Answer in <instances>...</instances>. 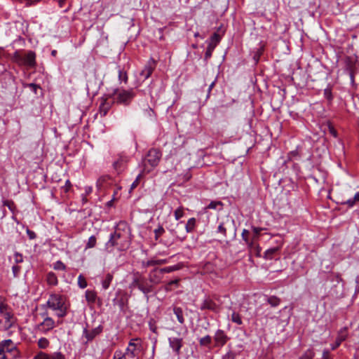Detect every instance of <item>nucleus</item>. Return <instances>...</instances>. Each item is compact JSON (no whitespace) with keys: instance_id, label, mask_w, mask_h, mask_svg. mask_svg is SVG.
I'll return each mask as SVG.
<instances>
[{"instance_id":"obj_8","label":"nucleus","mask_w":359,"mask_h":359,"mask_svg":"<svg viewBox=\"0 0 359 359\" xmlns=\"http://www.w3.org/2000/svg\"><path fill=\"white\" fill-rule=\"evenodd\" d=\"M0 346L10 359H20V351L12 340H4Z\"/></svg>"},{"instance_id":"obj_7","label":"nucleus","mask_w":359,"mask_h":359,"mask_svg":"<svg viewBox=\"0 0 359 359\" xmlns=\"http://www.w3.org/2000/svg\"><path fill=\"white\" fill-rule=\"evenodd\" d=\"M161 152L156 149H150L143 159L144 170L149 172L151 169L158 165L161 158Z\"/></svg>"},{"instance_id":"obj_18","label":"nucleus","mask_w":359,"mask_h":359,"mask_svg":"<svg viewBox=\"0 0 359 359\" xmlns=\"http://www.w3.org/2000/svg\"><path fill=\"white\" fill-rule=\"evenodd\" d=\"M345 71L348 72H357L356 60L351 57L345 59Z\"/></svg>"},{"instance_id":"obj_19","label":"nucleus","mask_w":359,"mask_h":359,"mask_svg":"<svg viewBox=\"0 0 359 359\" xmlns=\"http://www.w3.org/2000/svg\"><path fill=\"white\" fill-rule=\"evenodd\" d=\"M113 278H114L113 273L109 272L104 276V277L102 278V280L101 281L102 287L103 290H107L109 287V286L113 280Z\"/></svg>"},{"instance_id":"obj_30","label":"nucleus","mask_w":359,"mask_h":359,"mask_svg":"<svg viewBox=\"0 0 359 359\" xmlns=\"http://www.w3.org/2000/svg\"><path fill=\"white\" fill-rule=\"evenodd\" d=\"M212 343V337L210 335H206L199 339V344L201 346H208Z\"/></svg>"},{"instance_id":"obj_12","label":"nucleus","mask_w":359,"mask_h":359,"mask_svg":"<svg viewBox=\"0 0 359 359\" xmlns=\"http://www.w3.org/2000/svg\"><path fill=\"white\" fill-rule=\"evenodd\" d=\"M222 39L221 36L215 32L210 39V41H208V47L206 48V51L205 53L204 60H208L211 57L212 52L214 51L215 48L217 46V44L220 42Z\"/></svg>"},{"instance_id":"obj_45","label":"nucleus","mask_w":359,"mask_h":359,"mask_svg":"<svg viewBox=\"0 0 359 359\" xmlns=\"http://www.w3.org/2000/svg\"><path fill=\"white\" fill-rule=\"evenodd\" d=\"M154 232L155 234V240L158 241V238L165 232V229L163 226H159L157 229H154Z\"/></svg>"},{"instance_id":"obj_50","label":"nucleus","mask_w":359,"mask_h":359,"mask_svg":"<svg viewBox=\"0 0 359 359\" xmlns=\"http://www.w3.org/2000/svg\"><path fill=\"white\" fill-rule=\"evenodd\" d=\"M113 359H126V356L121 351L117 350L114 353Z\"/></svg>"},{"instance_id":"obj_13","label":"nucleus","mask_w":359,"mask_h":359,"mask_svg":"<svg viewBox=\"0 0 359 359\" xmlns=\"http://www.w3.org/2000/svg\"><path fill=\"white\" fill-rule=\"evenodd\" d=\"M213 339L215 346L221 348L226 344L229 338L224 330L219 329L215 332Z\"/></svg>"},{"instance_id":"obj_40","label":"nucleus","mask_w":359,"mask_h":359,"mask_svg":"<svg viewBox=\"0 0 359 359\" xmlns=\"http://www.w3.org/2000/svg\"><path fill=\"white\" fill-rule=\"evenodd\" d=\"M78 285L81 289L86 288L88 285L86 278L82 275H79L78 277Z\"/></svg>"},{"instance_id":"obj_42","label":"nucleus","mask_w":359,"mask_h":359,"mask_svg":"<svg viewBox=\"0 0 359 359\" xmlns=\"http://www.w3.org/2000/svg\"><path fill=\"white\" fill-rule=\"evenodd\" d=\"M217 233H221L224 237L226 236V229L224 226V222H221L218 225Z\"/></svg>"},{"instance_id":"obj_9","label":"nucleus","mask_w":359,"mask_h":359,"mask_svg":"<svg viewBox=\"0 0 359 359\" xmlns=\"http://www.w3.org/2000/svg\"><path fill=\"white\" fill-rule=\"evenodd\" d=\"M41 315L44 317V319L43 322L35 327V330L42 334H46L55 327V323L52 318L48 316L46 313Z\"/></svg>"},{"instance_id":"obj_14","label":"nucleus","mask_w":359,"mask_h":359,"mask_svg":"<svg viewBox=\"0 0 359 359\" xmlns=\"http://www.w3.org/2000/svg\"><path fill=\"white\" fill-rule=\"evenodd\" d=\"M155 67V61L153 59L149 60L140 74V76L143 79V81H145L146 79L150 77Z\"/></svg>"},{"instance_id":"obj_23","label":"nucleus","mask_w":359,"mask_h":359,"mask_svg":"<svg viewBox=\"0 0 359 359\" xmlns=\"http://www.w3.org/2000/svg\"><path fill=\"white\" fill-rule=\"evenodd\" d=\"M173 312L176 316L178 322L180 324H183L184 323V318L182 309L180 307H174Z\"/></svg>"},{"instance_id":"obj_59","label":"nucleus","mask_w":359,"mask_h":359,"mask_svg":"<svg viewBox=\"0 0 359 359\" xmlns=\"http://www.w3.org/2000/svg\"><path fill=\"white\" fill-rule=\"evenodd\" d=\"M323 359H331L329 350H324L323 353Z\"/></svg>"},{"instance_id":"obj_28","label":"nucleus","mask_w":359,"mask_h":359,"mask_svg":"<svg viewBox=\"0 0 359 359\" xmlns=\"http://www.w3.org/2000/svg\"><path fill=\"white\" fill-rule=\"evenodd\" d=\"M97 244V238L95 236H91L89 237L88 241L86 242L85 250H88L90 248H93L96 246Z\"/></svg>"},{"instance_id":"obj_3","label":"nucleus","mask_w":359,"mask_h":359,"mask_svg":"<svg viewBox=\"0 0 359 359\" xmlns=\"http://www.w3.org/2000/svg\"><path fill=\"white\" fill-rule=\"evenodd\" d=\"M36 53L33 50H28L24 55L20 50H16L11 56V60L20 66H26L29 68H34L36 65Z\"/></svg>"},{"instance_id":"obj_52","label":"nucleus","mask_w":359,"mask_h":359,"mask_svg":"<svg viewBox=\"0 0 359 359\" xmlns=\"http://www.w3.org/2000/svg\"><path fill=\"white\" fill-rule=\"evenodd\" d=\"M213 269H214L213 265L210 262H207L204 265V268H203L204 272H211L212 271H213Z\"/></svg>"},{"instance_id":"obj_44","label":"nucleus","mask_w":359,"mask_h":359,"mask_svg":"<svg viewBox=\"0 0 359 359\" xmlns=\"http://www.w3.org/2000/svg\"><path fill=\"white\" fill-rule=\"evenodd\" d=\"M33 359H50V355L43 351H39L34 356Z\"/></svg>"},{"instance_id":"obj_24","label":"nucleus","mask_w":359,"mask_h":359,"mask_svg":"<svg viewBox=\"0 0 359 359\" xmlns=\"http://www.w3.org/2000/svg\"><path fill=\"white\" fill-rule=\"evenodd\" d=\"M241 236L243 240L245 241V243L250 248H252L253 245V241H250L249 238L250 232L247 229H243L241 233Z\"/></svg>"},{"instance_id":"obj_46","label":"nucleus","mask_w":359,"mask_h":359,"mask_svg":"<svg viewBox=\"0 0 359 359\" xmlns=\"http://www.w3.org/2000/svg\"><path fill=\"white\" fill-rule=\"evenodd\" d=\"M236 353L231 351V350H229L226 354H224L222 359H236Z\"/></svg>"},{"instance_id":"obj_53","label":"nucleus","mask_w":359,"mask_h":359,"mask_svg":"<svg viewBox=\"0 0 359 359\" xmlns=\"http://www.w3.org/2000/svg\"><path fill=\"white\" fill-rule=\"evenodd\" d=\"M71 187H72V183H71V182L69 180H67L65 182V186H63L62 187V189L64 190V191L65 193H67L69 191V189H71Z\"/></svg>"},{"instance_id":"obj_31","label":"nucleus","mask_w":359,"mask_h":359,"mask_svg":"<svg viewBox=\"0 0 359 359\" xmlns=\"http://www.w3.org/2000/svg\"><path fill=\"white\" fill-rule=\"evenodd\" d=\"M231 320L232 322L236 323L238 325H241L243 324V320H242L241 316L238 313L233 312L231 316Z\"/></svg>"},{"instance_id":"obj_56","label":"nucleus","mask_w":359,"mask_h":359,"mask_svg":"<svg viewBox=\"0 0 359 359\" xmlns=\"http://www.w3.org/2000/svg\"><path fill=\"white\" fill-rule=\"evenodd\" d=\"M26 232L29 239H34L36 237L35 232L29 229H27Z\"/></svg>"},{"instance_id":"obj_41","label":"nucleus","mask_w":359,"mask_h":359,"mask_svg":"<svg viewBox=\"0 0 359 359\" xmlns=\"http://www.w3.org/2000/svg\"><path fill=\"white\" fill-rule=\"evenodd\" d=\"M324 97L330 102H331L333 100V96L332 93V90L330 88H327L324 90L323 92Z\"/></svg>"},{"instance_id":"obj_39","label":"nucleus","mask_w":359,"mask_h":359,"mask_svg":"<svg viewBox=\"0 0 359 359\" xmlns=\"http://www.w3.org/2000/svg\"><path fill=\"white\" fill-rule=\"evenodd\" d=\"M110 108V105L107 103H105V102H103L101 104L100 107V113L102 116H105L109 109Z\"/></svg>"},{"instance_id":"obj_37","label":"nucleus","mask_w":359,"mask_h":359,"mask_svg":"<svg viewBox=\"0 0 359 359\" xmlns=\"http://www.w3.org/2000/svg\"><path fill=\"white\" fill-rule=\"evenodd\" d=\"M53 269L56 271H66L67 267L65 264L60 260L55 262L53 264Z\"/></svg>"},{"instance_id":"obj_32","label":"nucleus","mask_w":359,"mask_h":359,"mask_svg":"<svg viewBox=\"0 0 359 359\" xmlns=\"http://www.w3.org/2000/svg\"><path fill=\"white\" fill-rule=\"evenodd\" d=\"M180 269V267L178 265H174V266H166L164 268L159 269L161 272L163 274L165 273H171L175 271H177Z\"/></svg>"},{"instance_id":"obj_51","label":"nucleus","mask_w":359,"mask_h":359,"mask_svg":"<svg viewBox=\"0 0 359 359\" xmlns=\"http://www.w3.org/2000/svg\"><path fill=\"white\" fill-rule=\"evenodd\" d=\"M355 203V200L354 197L341 203V204H343V205H348V207H350V208L353 207Z\"/></svg>"},{"instance_id":"obj_29","label":"nucleus","mask_w":359,"mask_h":359,"mask_svg":"<svg viewBox=\"0 0 359 359\" xmlns=\"http://www.w3.org/2000/svg\"><path fill=\"white\" fill-rule=\"evenodd\" d=\"M348 337V332L346 327L341 329L338 333L337 339L339 342H342L346 340Z\"/></svg>"},{"instance_id":"obj_16","label":"nucleus","mask_w":359,"mask_h":359,"mask_svg":"<svg viewBox=\"0 0 359 359\" xmlns=\"http://www.w3.org/2000/svg\"><path fill=\"white\" fill-rule=\"evenodd\" d=\"M163 273L158 268H155L149 273V280L152 285H157L161 282Z\"/></svg>"},{"instance_id":"obj_63","label":"nucleus","mask_w":359,"mask_h":359,"mask_svg":"<svg viewBox=\"0 0 359 359\" xmlns=\"http://www.w3.org/2000/svg\"><path fill=\"white\" fill-rule=\"evenodd\" d=\"M93 191V188L91 187H85V194L86 195H89Z\"/></svg>"},{"instance_id":"obj_43","label":"nucleus","mask_w":359,"mask_h":359,"mask_svg":"<svg viewBox=\"0 0 359 359\" xmlns=\"http://www.w3.org/2000/svg\"><path fill=\"white\" fill-rule=\"evenodd\" d=\"M25 87L29 88L34 94H37V90L40 89V86L37 84H35L34 83H26L24 85Z\"/></svg>"},{"instance_id":"obj_22","label":"nucleus","mask_w":359,"mask_h":359,"mask_svg":"<svg viewBox=\"0 0 359 359\" xmlns=\"http://www.w3.org/2000/svg\"><path fill=\"white\" fill-rule=\"evenodd\" d=\"M196 226V219L194 217H191L188 219L185 224L186 233L193 232Z\"/></svg>"},{"instance_id":"obj_15","label":"nucleus","mask_w":359,"mask_h":359,"mask_svg":"<svg viewBox=\"0 0 359 359\" xmlns=\"http://www.w3.org/2000/svg\"><path fill=\"white\" fill-rule=\"evenodd\" d=\"M168 342L170 347L176 353L180 355L181 348L183 346V339L178 337H170L168 338Z\"/></svg>"},{"instance_id":"obj_33","label":"nucleus","mask_w":359,"mask_h":359,"mask_svg":"<svg viewBox=\"0 0 359 359\" xmlns=\"http://www.w3.org/2000/svg\"><path fill=\"white\" fill-rule=\"evenodd\" d=\"M184 215V208L182 206L178 207L174 211V217L176 220L180 219Z\"/></svg>"},{"instance_id":"obj_6","label":"nucleus","mask_w":359,"mask_h":359,"mask_svg":"<svg viewBox=\"0 0 359 359\" xmlns=\"http://www.w3.org/2000/svg\"><path fill=\"white\" fill-rule=\"evenodd\" d=\"M116 96L117 103L124 105H128L135 97V92L133 88L129 90L118 89L114 90L111 96Z\"/></svg>"},{"instance_id":"obj_57","label":"nucleus","mask_w":359,"mask_h":359,"mask_svg":"<svg viewBox=\"0 0 359 359\" xmlns=\"http://www.w3.org/2000/svg\"><path fill=\"white\" fill-rule=\"evenodd\" d=\"M140 177H141V175H139L136 177L135 180L132 183V184L130 186V189H134L137 187Z\"/></svg>"},{"instance_id":"obj_58","label":"nucleus","mask_w":359,"mask_h":359,"mask_svg":"<svg viewBox=\"0 0 359 359\" xmlns=\"http://www.w3.org/2000/svg\"><path fill=\"white\" fill-rule=\"evenodd\" d=\"M216 81H217V79H215V81H213L209 86L208 87V95H207V97H210V92L212 90V89L214 88L215 85V83H216Z\"/></svg>"},{"instance_id":"obj_49","label":"nucleus","mask_w":359,"mask_h":359,"mask_svg":"<svg viewBox=\"0 0 359 359\" xmlns=\"http://www.w3.org/2000/svg\"><path fill=\"white\" fill-rule=\"evenodd\" d=\"M20 271H21V267L18 265H13L12 266V271H13V276L15 278H17L18 277L20 273Z\"/></svg>"},{"instance_id":"obj_11","label":"nucleus","mask_w":359,"mask_h":359,"mask_svg":"<svg viewBox=\"0 0 359 359\" xmlns=\"http://www.w3.org/2000/svg\"><path fill=\"white\" fill-rule=\"evenodd\" d=\"M103 329L104 327L102 325H100L91 330H88L87 327H84L82 333V338L86 339L84 344H87L92 341L96 337L99 336L103 332Z\"/></svg>"},{"instance_id":"obj_21","label":"nucleus","mask_w":359,"mask_h":359,"mask_svg":"<svg viewBox=\"0 0 359 359\" xmlns=\"http://www.w3.org/2000/svg\"><path fill=\"white\" fill-rule=\"evenodd\" d=\"M86 301L90 304H94L97 299V293L94 290H87L85 292Z\"/></svg>"},{"instance_id":"obj_25","label":"nucleus","mask_w":359,"mask_h":359,"mask_svg":"<svg viewBox=\"0 0 359 359\" xmlns=\"http://www.w3.org/2000/svg\"><path fill=\"white\" fill-rule=\"evenodd\" d=\"M266 302L272 307H276L280 305L281 300L276 296H270L267 297Z\"/></svg>"},{"instance_id":"obj_2","label":"nucleus","mask_w":359,"mask_h":359,"mask_svg":"<svg viewBox=\"0 0 359 359\" xmlns=\"http://www.w3.org/2000/svg\"><path fill=\"white\" fill-rule=\"evenodd\" d=\"M130 288H137L149 299L148 294L153 292L154 285L140 272L133 273V280L130 284Z\"/></svg>"},{"instance_id":"obj_47","label":"nucleus","mask_w":359,"mask_h":359,"mask_svg":"<svg viewBox=\"0 0 359 359\" xmlns=\"http://www.w3.org/2000/svg\"><path fill=\"white\" fill-rule=\"evenodd\" d=\"M14 259H15V263L16 264L15 265H17L18 264L22 263L24 261L22 255L18 252H15Z\"/></svg>"},{"instance_id":"obj_35","label":"nucleus","mask_w":359,"mask_h":359,"mask_svg":"<svg viewBox=\"0 0 359 359\" xmlns=\"http://www.w3.org/2000/svg\"><path fill=\"white\" fill-rule=\"evenodd\" d=\"M118 80L120 81H123L125 83H126L128 82V75H127L126 72L123 71L122 69H121L118 67Z\"/></svg>"},{"instance_id":"obj_26","label":"nucleus","mask_w":359,"mask_h":359,"mask_svg":"<svg viewBox=\"0 0 359 359\" xmlns=\"http://www.w3.org/2000/svg\"><path fill=\"white\" fill-rule=\"evenodd\" d=\"M37 345L39 348L46 349L49 346L50 341L47 338L41 337L38 340Z\"/></svg>"},{"instance_id":"obj_34","label":"nucleus","mask_w":359,"mask_h":359,"mask_svg":"<svg viewBox=\"0 0 359 359\" xmlns=\"http://www.w3.org/2000/svg\"><path fill=\"white\" fill-rule=\"evenodd\" d=\"M156 262V260L154 258H152V259L147 260V261L143 260L141 262V266L142 268H148L149 266H156L157 264Z\"/></svg>"},{"instance_id":"obj_38","label":"nucleus","mask_w":359,"mask_h":359,"mask_svg":"<svg viewBox=\"0 0 359 359\" xmlns=\"http://www.w3.org/2000/svg\"><path fill=\"white\" fill-rule=\"evenodd\" d=\"M277 248L268 249L264 253V257L267 259H272L273 255L278 251Z\"/></svg>"},{"instance_id":"obj_55","label":"nucleus","mask_w":359,"mask_h":359,"mask_svg":"<svg viewBox=\"0 0 359 359\" xmlns=\"http://www.w3.org/2000/svg\"><path fill=\"white\" fill-rule=\"evenodd\" d=\"M3 204L4 206L8 207L9 208V210H11V211H13V205H14L13 202L6 200V201H4Z\"/></svg>"},{"instance_id":"obj_60","label":"nucleus","mask_w":359,"mask_h":359,"mask_svg":"<svg viewBox=\"0 0 359 359\" xmlns=\"http://www.w3.org/2000/svg\"><path fill=\"white\" fill-rule=\"evenodd\" d=\"M156 264L157 265H162V264H165L166 263H168V259H156Z\"/></svg>"},{"instance_id":"obj_4","label":"nucleus","mask_w":359,"mask_h":359,"mask_svg":"<svg viewBox=\"0 0 359 359\" xmlns=\"http://www.w3.org/2000/svg\"><path fill=\"white\" fill-rule=\"evenodd\" d=\"M128 246V243L126 237L122 233L118 231H115L111 233L108 241L105 243V248L107 250H110V251L114 248H116L119 251H122L127 248Z\"/></svg>"},{"instance_id":"obj_20","label":"nucleus","mask_w":359,"mask_h":359,"mask_svg":"<svg viewBox=\"0 0 359 359\" xmlns=\"http://www.w3.org/2000/svg\"><path fill=\"white\" fill-rule=\"evenodd\" d=\"M46 282L48 285L55 286L58 284V279L56 274L52 271L46 274Z\"/></svg>"},{"instance_id":"obj_5","label":"nucleus","mask_w":359,"mask_h":359,"mask_svg":"<svg viewBox=\"0 0 359 359\" xmlns=\"http://www.w3.org/2000/svg\"><path fill=\"white\" fill-rule=\"evenodd\" d=\"M0 316L4 319V327L8 330L15 326L17 319L13 309L4 302H0Z\"/></svg>"},{"instance_id":"obj_36","label":"nucleus","mask_w":359,"mask_h":359,"mask_svg":"<svg viewBox=\"0 0 359 359\" xmlns=\"http://www.w3.org/2000/svg\"><path fill=\"white\" fill-rule=\"evenodd\" d=\"M315 353L312 349H307L303 354L299 357V359H313Z\"/></svg>"},{"instance_id":"obj_61","label":"nucleus","mask_w":359,"mask_h":359,"mask_svg":"<svg viewBox=\"0 0 359 359\" xmlns=\"http://www.w3.org/2000/svg\"><path fill=\"white\" fill-rule=\"evenodd\" d=\"M356 73H357V72H348L351 82H354L355 75L356 74Z\"/></svg>"},{"instance_id":"obj_27","label":"nucleus","mask_w":359,"mask_h":359,"mask_svg":"<svg viewBox=\"0 0 359 359\" xmlns=\"http://www.w3.org/2000/svg\"><path fill=\"white\" fill-rule=\"evenodd\" d=\"M222 207H223V203L221 201H212L208 205V206L206 207V209L222 210Z\"/></svg>"},{"instance_id":"obj_10","label":"nucleus","mask_w":359,"mask_h":359,"mask_svg":"<svg viewBox=\"0 0 359 359\" xmlns=\"http://www.w3.org/2000/svg\"><path fill=\"white\" fill-rule=\"evenodd\" d=\"M201 311H210L217 313L221 310V306L217 304L210 296H205L199 306Z\"/></svg>"},{"instance_id":"obj_62","label":"nucleus","mask_w":359,"mask_h":359,"mask_svg":"<svg viewBox=\"0 0 359 359\" xmlns=\"http://www.w3.org/2000/svg\"><path fill=\"white\" fill-rule=\"evenodd\" d=\"M138 340L137 338L136 339H132L130 341H129V344H128V347L130 348V346L133 347V348H135L136 346V344L134 342V341H137Z\"/></svg>"},{"instance_id":"obj_48","label":"nucleus","mask_w":359,"mask_h":359,"mask_svg":"<svg viewBox=\"0 0 359 359\" xmlns=\"http://www.w3.org/2000/svg\"><path fill=\"white\" fill-rule=\"evenodd\" d=\"M50 359H65V356L61 352H55L50 355Z\"/></svg>"},{"instance_id":"obj_1","label":"nucleus","mask_w":359,"mask_h":359,"mask_svg":"<svg viewBox=\"0 0 359 359\" xmlns=\"http://www.w3.org/2000/svg\"><path fill=\"white\" fill-rule=\"evenodd\" d=\"M66 297L60 294H51L46 302L48 308L56 311V315L59 318H63L67 316V306L65 305Z\"/></svg>"},{"instance_id":"obj_17","label":"nucleus","mask_w":359,"mask_h":359,"mask_svg":"<svg viewBox=\"0 0 359 359\" xmlns=\"http://www.w3.org/2000/svg\"><path fill=\"white\" fill-rule=\"evenodd\" d=\"M182 224V222H180L176 224L175 227L173 226V224H170L169 226L167 227L168 230L170 232L172 236H175L177 239H178L180 241H183L187 237L186 233H180L177 230V229L179 228Z\"/></svg>"},{"instance_id":"obj_54","label":"nucleus","mask_w":359,"mask_h":359,"mask_svg":"<svg viewBox=\"0 0 359 359\" xmlns=\"http://www.w3.org/2000/svg\"><path fill=\"white\" fill-rule=\"evenodd\" d=\"M125 355L126 354H129L130 357L131 358H133L135 357V348H133L131 349L130 347H128L126 350V353H124Z\"/></svg>"},{"instance_id":"obj_64","label":"nucleus","mask_w":359,"mask_h":359,"mask_svg":"<svg viewBox=\"0 0 359 359\" xmlns=\"http://www.w3.org/2000/svg\"><path fill=\"white\" fill-rule=\"evenodd\" d=\"M149 329L151 332H153L154 333L156 332V330H157L156 327L154 324H152L151 322L149 323Z\"/></svg>"}]
</instances>
